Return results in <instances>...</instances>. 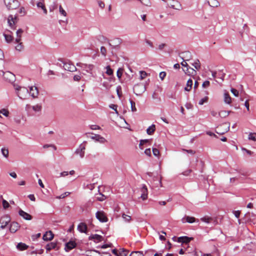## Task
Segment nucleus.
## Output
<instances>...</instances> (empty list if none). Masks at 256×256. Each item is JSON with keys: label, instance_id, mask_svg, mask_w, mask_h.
Wrapping results in <instances>:
<instances>
[{"label": "nucleus", "instance_id": "41", "mask_svg": "<svg viewBox=\"0 0 256 256\" xmlns=\"http://www.w3.org/2000/svg\"><path fill=\"white\" fill-rule=\"evenodd\" d=\"M122 218L126 222H130L131 220V216L125 214H122Z\"/></svg>", "mask_w": 256, "mask_h": 256}, {"label": "nucleus", "instance_id": "7", "mask_svg": "<svg viewBox=\"0 0 256 256\" xmlns=\"http://www.w3.org/2000/svg\"><path fill=\"white\" fill-rule=\"evenodd\" d=\"M146 90L145 86L142 84H138L134 86V92L136 94L138 95L144 92Z\"/></svg>", "mask_w": 256, "mask_h": 256}, {"label": "nucleus", "instance_id": "61", "mask_svg": "<svg viewBox=\"0 0 256 256\" xmlns=\"http://www.w3.org/2000/svg\"><path fill=\"white\" fill-rule=\"evenodd\" d=\"M228 114H229V112L226 111V110L222 111L219 113V115L220 116H222V115H224V116H228Z\"/></svg>", "mask_w": 256, "mask_h": 256}, {"label": "nucleus", "instance_id": "26", "mask_svg": "<svg viewBox=\"0 0 256 256\" xmlns=\"http://www.w3.org/2000/svg\"><path fill=\"white\" fill-rule=\"evenodd\" d=\"M28 248V246L24 243L20 242L16 246V248L20 250H24Z\"/></svg>", "mask_w": 256, "mask_h": 256}, {"label": "nucleus", "instance_id": "55", "mask_svg": "<svg viewBox=\"0 0 256 256\" xmlns=\"http://www.w3.org/2000/svg\"><path fill=\"white\" fill-rule=\"evenodd\" d=\"M230 91L235 96H238L239 92L236 89L232 88Z\"/></svg>", "mask_w": 256, "mask_h": 256}, {"label": "nucleus", "instance_id": "6", "mask_svg": "<svg viewBox=\"0 0 256 256\" xmlns=\"http://www.w3.org/2000/svg\"><path fill=\"white\" fill-rule=\"evenodd\" d=\"M10 222V218L8 215H4L0 218V228L4 229Z\"/></svg>", "mask_w": 256, "mask_h": 256}, {"label": "nucleus", "instance_id": "16", "mask_svg": "<svg viewBox=\"0 0 256 256\" xmlns=\"http://www.w3.org/2000/svg\"><path fill=\"white\" fill-rule=\"evenodd\" d=\"M18 214L21 217L26 220H30L32 219V216L30 214L24 212L22 210H19Z\"/></svg>", "mask_w": 256, "mask_h": 256}, {"label": "nucleus", "instance_id": "62", "mask_svg": "<svg viewBox=\"0 0 256 256\" xmlns=\"http://www.w3.org/2000/svg\"><path fill=\"white\" fill-rule=\"evenodd\" d=\"M144 154L148 156H151V150H150V148H146L145 150H144Z\"/></svg>", "mask_w": 256, "mask_h": 256}, {"label": "nucleus", "instance_id": "32", "mask_svg": "<svg viewBox=\"0 0 256 256\" xmlns=\"http://www.w3.org/2000/svg\"><path fill=\"white\" fill-rule=\"evenodd\" d=\"M156 130V126L154 124H152L146 130V133L148 135H151L153 134Z\"/></svg>", "mask_w": 256, "mask_h": 256}, {"label": "nucleus", "instance_id": "35", "mask_svg": "<svg viewBox=\"0 0 256 256\" xmlns=\"http://www.w3.org/2000/svg\"><path fill=\"white\" fill-rule=\"evenodd\" d=\"M0 200H2V204L4 208L6 209L10 206L9 203L6 200L2 199V196H0Z\"/></svg>", "mask_w": 256, "mask_h": 256}, {"label": "nucleus", "instance_id": "25", "mask_svg": "<svg viewBox=\"0 0 256 256\" xmlns=\"http://www.w3.org/2000/svg\"><path fill=\"white\" fill-rule=\"evenodd\" d=\"M208 2L211 7L216 8L220 6V2L217 0H208Z\"/></svg>", "mask_w": 256, "mask_h": 256}, {"label": "nucleus", "instance_id": "45", "mask_svg": "<svg viewBox=\"0 0 256 256\" xmlns=\"http://www.w3.org/2000/svg\"><path fill=\"white\" fill-rule=\"evenodd\" d=\"M106 198V197L105 196L102 194H99L98 196H96V199L98 201H103Z\"/></svg>", "mask_w": 256, "mask_h": 256}, {"label": "nucleus", "instance_id": "53", "mask_svg": "<svg viewBox=\"0 0 256 256\" xmlns=\"http://www.w3.org/2000/svg\"><path fill=\"white\" fill-rule=\"evenodd\" d=\"M90 128L92 130H100V127L96 124H92L90 126Z\"/></svg>", "mask_w": 256, "mask_h": 256}, {"label": "nucleus", "instance_id": "4", "mask_svg": "<svg viewBox=\"0 0 256 256\" xmlns=\"http://www.w3.org/2000/svg\"><path fill=\"white\" fill-rule=\"evenodd\" d=\"M4 78L10 82L14 84V82L15 80V76L10 72H4L2 71Z\"/></svg>", "mask_w": 256, "mask_h": 256}, {"label": "nucleus", "instance_id": "57", "mask_svg": "<svg viewBox=\"0 0 256 256\" xmlns=\"http://www.w3.org/2000/svg\"><path fill=\"white\" fill-rule=\"evenodd\" d=\"M122 74V69L119 68L116 72V76L118 78H120Z\"/></svg>", "mask_w": 256, "mask_h": 256}, {"label": "nucleus", "instance_id": "1", "mask_svg": "<svg viewBox=\"0 0 256 256\" xmlns=\"http://www.w3.org/2000/svg\"><path fill=\"white\" fill-rule=\"evenodd\" d=\"M13 87L19 98L25 100L28 96L29 91L26 87L20 86L16 84H13Z\"/></svg>", "mask_w": 256, "mask_h": 256}, {"label": "nucleus", "instance_id": "51", "mask_svg": "<svg viewBox=\"0 0 256 256\" xmlns=\"http://www.w3.org/2000/svg\"><path fill=\"white\" fill-rule=\"evenodd\" d=\"M208 100V97L205 96L202 98L198 102L200 105H202L204 102H206Z\"/></svg>", "mask_w": 256, "mask_h": 256}, {"label": "nucleus", "instance_id": "63", "mask_svg": "<svg viewBox=\"0 0 256 256\" xmlns=\"http://www.w3.org/2000/svg\"><path fill=\"white\" fill-rule=\"evenodd\" d=\"M210 84V82L208 80H206L204 81L202 84V86L203 88H206V87H208Z\"/></svg>", "mask_w": 256, "mask_h": 256}, {"label": "nucleus", "instance_id": "36", "mask_svg": "<svg viewBox=\"0 0 256 256\" xmlns=\"http://www.w3.org/2000/svg\"><path fill=\"white\" fill-rule=\"evenodd\" d=\"M1 152L2 153V154L3 156L6 158H8V150L7 148H2L1 149Z\"/></svg>", "mask_w": 256, "mask_h": 256}, {"label": "nucleus", "instance_id": "64", "mask_svg": "<svg viewBox=\"0 0 256 256\" xmlns=\"http://www.w3.org/2000/svg\"><path fill=\"white\" fill-rule=\"evenodd\" d=\"M233 214L236 218H238L240 214V210H234L233 212Z\"/></svg>", "mask_w": 256, "mask_h": 256}, {"label": "nucleus", "instance_id": "3", "mask_svg": "<svg viewBox=\"0 0 256 256\" xmlns=\"http://www.w3.org/2000/svg\"><path fill=\"white\" fill-rule=\"evenodd\" d=\"M4 2L9 10L16 9L20 6V3L17 0H4Z\"/></svg>", "mask_w": 256, "mask_h": 256}, {"label": "nucleus", "instance_id": "20", "mask_svg": "<svg viewBox=\"0 0 256 256\" xmlns=\"http://www.w3.org/2000/svg\"><path fill=\"white\" fill-rule=\"evenodd\" d=\"M198 220H196V219L194 217L190 216H186L182 219V222L183 223L188 222L190 224H192L196 222H198Z\"/></svg>", "mask_w": 256, "mask_h": 256}, {"label": "nucleus", "instance_id": "54", "mask_svg": "<svg viewBox=\"0 0 256 256\" xmlns=\"http://www.w3.org/2000/svg\"><path fill=\"white\" fill-rule=\"evenodd\" d=\"M18 43V44L16 46V49L17 50L20 51L23 48V46H22V42H19Z\"/></svg>", "mask_w": 256, "mask_h": 256}, {"label": "nucleus", "instance_id": "39", "mask_svg": "<svg viewBox=\"0 0 256 256\" xmlns=\"http://www.w3.org/2000/svg\"><path fill=\"white\" fill-rule=\"evenodd\" d=\"M248 138L250 140H252L254 142H256V133L253 132V133H250L248 134Z\"/></svg>", "mask_w": 256, "mask_h": 256}, {"label": "nucleus", "instance_id": "10", "mask_svg": "<svg viewBox=\"0 0 256 256\" xmlns=\"http://www.w3.org/2000/svg\"><path fill=\"white\" fill-rule=\"evenodd\" d=\"M16 22V16L10 15L8 18V22L9 26L13 29L15 28L14 26Z\"/></svg>", "mask_w": 256, "mask_h": 256}, {"label": "nucleus", "instance_id": "9", "mask_svg": "<svg viewBox=\"0 0 256 256\" xmlns=\"http://www.w3.org/2000/svg\"><path fill=\"white\" fill-rule=\"evenodd\" d=\"M28 96L30 95L34 98H36L38 95V90L37 87L35 86H32L30 88V90Z\"/></svg>", "mask_w": 256, "mask_h": 256}, {"label": "nucleus", "instance_id": "28", "mask_svg": "<svg viewBox=\"0 0 256 256\" xmlns=\"http://www.w3.org/2000/svg\"><path fill=\"white\" fill-rule=\"evenodd\" d=\"M82 68L85 70L87 72H90L94 68V66L92 64H83L82 66Z\"/></svg>", "mask_w": 256, "mask_h": 256}, {"label": "nucleus", "instance_id": "48", "mask_svg": "<svg viewBox=\"0 0 256 256\" xmlns=\"http://www.w3.org/2000/svg\"><path fill=\"white\" fill-rule=\"evenodd\" d=\"M109 107L111 109H112L114 110V111H115V113L116 114H117L118 115V111L117 110V108H118V106L116 104H111L109 106Z\"/></svg>", "mask_w": 256, "mask_h": 256}, {"label": "nucleus", "instance_id": "31", "mask_svg": "<svg viewBox=\"0 0 256 256\" xmlns=\"http://www.w3.org/2000/svg\"><path fill=\"white\" fill-rule=\"evenodd\" d=\"M3 35L6 42L10 43L12 41L13 37L11 34H6L4 32L3 34Z\"/></svg>", "mask_w": 256, "mask_h": 256}, {"label": "nucleus", "instance_id": "49", "mask_svg": "<svg viewBox=\"0 0 256 256\" xmlns=\"http://www.w3.org/2000/svg\"><path fill=\"white\" fill-rule=\"evenodd\" d=\"M130 103L131 105V110L132 112H134L136 111L135 102L130 100Z\"/></svg>", "mask_w": 256, "mask_h": 256}, {"label": "nucleus", "instance_id": "14", "mask_svg": "<svg viewBox=\"0 0 256 256\" xmlns=\"http://www.w3.org/2000/svg\"><path fill=\"white\" fill-rule=\"evenodd\" d=\"M54 234L50 230L46 232L42 236V239L44 241H50L53 239Z\"/></svg>", "mask_w": 256, "mask_h": 256}, {"label": "nucleus", "instance_id": "23", "mask_svg": "<svg viewBox=\"0 0 256 256\" xmlns=\"http://www.w3.org/2000/svg\"><path fill=\"white\" fill-rule=\"evenodd\" d=\"M64 70L70 72H74L76 70V68L74 65L70 64H64Z\"/></svg>", "mask_w": 256, "mask_h": 256}, {"label": "nucleus", "instance_id": "60", "mask_svg": "<svg viewBox=\"0 0 256 256\" xmlns=\"http://www.w3.org/2000/svg\"><path fill=\"white\" fill-rule=\"evenodd\" d=\"M166 72H162L160 73V74H159V76H160V78L162 80H163L164 79V78L166 77Z\"/></svg>", "mask_w": 256, "mask_h": 256}, {"label": "nucleus", "instance_id": "33", "mask_svg": "<svg viewBox=\"0 0 256 256\" xmlns=\"http://www.w3.org/2000/svg\"><path fill=\"white\" fill-rule=\"evenodd\" d=\"M86 255V256H100V252L96 250H91Z\"/></svg>", "mask_w": 256, "mask_h": 256}, {"label": "nucleus", "instance_id": "34", "mask_svg": "<svg viewBox=\"0 0 256 256\" xmlns=\"http://www.w3.org/2000/svg\"><path fill=\"white\" fill-rule=\"evenodd\" d=\"M192 66L196 70H199L200 68V63L198 60H194V62L192 64Z\"/></svg>", "mask_w": 256, "mask_h": 256}, {"label": "nucleus", "instance_id": "44", "mask_svg": "<svg viewBox=\"0 0 256 256\" xmlns=\"http://www.w3.org/2000/svg\"><path fill=\"white\" fill-rule=\"evenodd\" d=\"M150 140H148V139H144V140H140V144H139V147H140V148L141 149V150H142L143 149V148L142 147V146L149 142Z\"/></svg>", "mask_w": 256, "mask_h": 256}, {"label": "nucleus", "instance_id": "2", "mask_svg": "<svg viewBox=\"0 0 256 256\" xmlns=\"http://www.w3.org/2000/svg\"><path fill=\"white\" fill-rule=\"evenodd\" d=\"M86 144V141L84 142L82 144H80L78 147L75 150V154L78 155L81 158H82L84 156Z\"/></svg>", "mask_w": 256, "mask_h": 256}, {"label": "nucleus", "instance_id": "5", "mask_svg": "<svg viewBox=\"0 0 256 256\" xmlns=\"http://www.w3.org/2000/svg\"><path fill=\"white\" fill-rule=\"evenodd\" d=\"M96 216L102 222H106L108 220V218L103 211H98L96 214Z\"/></svg>", "mask_w": 256, "mask_h": 256}, {"label": "nucleus", "instance_id": "18", "mask_svg": "<svg viewBox=\"0 0 256 256\" xmlns=\"http://www.w3.org/2000/svg\"><path fill=\"white\" fill-rule=\"evenodd\" d=\"M78 230L81 233H87L88 227L86 224L84 222L80 223L77 228Z\"/></svg>", "mask_w": 256, "mask_h": 256}, {"label": "nucleus", "instance_id": "13", "mask_svg": "<svg viewBox=\"0 0 256 256\" xmlns=\"http://www.w3.org/2000/svg\"><path fill=\"white\" fill-rule=\"evenodd\" d=\"M89 240H93L94 242L96 243H98L99 242H102L103 240V238L102 236L94 234H92L88 237Z\"/></svg>", "mask_w": 256, "mask_h": 256}, {"label": "nucleus", "instance_id": "46", "mask_svg": "<svg viewBox=\"0 0 256 256\" xmlns=\"http://www.w3.org/2000/svg\"><path fill=\"white\" fill-rule=\"evenodd\" d=\"M0 114H2L5 116L7 117L9 116V112L8 110L3 108L2 110H0Z\"/></svg>", "mask_w": 256, "mask_h": 256}, {"label": "nucleus", "instance_id": "22", "mask_svg": "<svg viewBox=\"0 0 256 256\" xmlns=\"http://www.w3.org/2000/svg\"><path fill=\"white\" fill-rule=\"evenodd\" d=\"M192 238H188L187 236H181L178 238V242L181 243H188L192 240Z\"/></svg>", "mask_w": 256, "mask_h": 256}, {"label": "nucleus", "instance_id": "37", "mask_svg": "<svg viewBox=\"0 0 256 256\" xmlns=\"http://www.w3.org/2000/svg\"><path fill=\"white\" fill-rule=\"evenodd\" d=\"M129 256H144V254L142 252L134 251L132 252Z\"/></svg>", "mask_w": 256, "mask_h": 256}, {"label": "nucleus", "instance_id": "50", "mask_svg": "<svg viewBox=\"0 0 256 256\" xmlns=\"http://www.w3.org/2000/svg\"><path fill=\"white\" fill-rule=\"evenodd\" d=\"M70 194V192H64V194H62L60 196H56V198L61 199L64 198L65 197L68 196Z\"/></svg>", "mask_w": 256, "mask_h": 256}, {"label": "nucleus", "instance_id": "21", "mask_svg": "<svg viewBox=\"0 0 256 256\" xmlns=\"http://www.w3.org/2000/svg\"><path fill=\"white\" fill-rule=\"evenodd\" d=\"M142 194L140 197L144 200L148 198V188L145 184H142L140 189Z\"/></svg>", "mask_w": 256, "mask_h": 256}, {"label": "nucleus", "instance_id": "8", "mask_svg": "<svg viewBox=\"0 0 256 256\" xmlns=\"http://www.w3.org/2000/svg\"><path fill=\"white\" fill-rule=\"evenodd\" d=\"M182 59L183 60V61L181 62V65L184 66V68H186V69H184V70L186 74H188L190 75V72L189 71V70H190L192 71V74H193L194 73V74H196V71L192 68H190L188 66V64L186 63V60H184V58H182Z\"/></svg>", "mask_w": 256, "mask_h": 256}, {"label": "nucleus", "instance_id": "12", "mask_svg": "<svg viewBox=\"0 0 256 256\" xmlns=\"http://www.w3.org/2000/svg\"><path fill=\"white\" fill-rule=\"evenodd\" d=\"M45 248H46V252H48L49 251H50L52 250H58V248L57 247V242H50L46 246Z\"/></svg>", "mask_w": 256, "mask_h": 256}, {"label": "nucleus", "instance_id": "42", "mask_svg": "<svg viewBox=\"0 0 256 256\" xmlns=\"http://www.w3.org/2000/svg\"><path fill=\"white\" fill-rule=\"evenodd\" d=\"M140 80H142L144 79L148 76L147 73L146 72L142 71V70H141L140 72Z\"/></svg>", "mask_w": 256, "mask_h": 256}, {"label": "nucleus", "instance_id": "17", "mask_svg": "<svg viewBox=\"0 0 256 256\" xmlns=\"http://www.w3.org/2000/svg\"><path fill=\"white\" fill-rule=\"evenodd\" d=\"M169 6L172 8L177 10H180L182 8V5L180 2L174 0H172V3L170 4Z\"/></svg>", "mask_w": 256, "mask_h": 256}, {"label": "nucleus", "instance_id": "15", "mask_svg": "<svg viewBox=\"0 0 256 256\" xmlns=\"http://www.w3.org/2000/svg\"><path fill=\"white\" fill-rule=\"evenodd\" d=\"M76 246V244L74 241H70L65 244L64 250L66 252H68L74 248Z\"/></svg>", "mask_w": 256, "mask_h": 256}, {"label": "nucleus", "instance_id": "52", "mask_svg": "<svg viewBox=\"0 0 256 256\" xmlns=\"http://www.w3.org/2000/svg\"><path fill=\"white\" fill-rule=\"evenodd\" d=\"M59 11H60V14L64 16H66L67 14H66V12L64 10V8H62V6H60V5L59 6Z\"/></svg>", "mask_w": 256, "mask_h": 256}, {"label": "nucleus", "instance_id": "27", "mask_svg": "<svg viewBox=\"0 0 256 256\" xmlns=\"http://www.w3.org/2000/svg\"><path fill=\"white\" fill-rule=\"evenodd\" d=\"M192 80L191 78L188 79L187 81L186 86L184 88V90L188 92L190 91L192 88Z\"/></svg>", "mask_w": 256, "mask_h": 256}, {"label": "nucleus", "instance_id": "56", "mask_svg": "<svg viewBox=\"0 0 256 256\" xmlns=\"http://www.w3.org/2000/svg\"><path fill=\"white\" fill-rule=\"evenodd\" d=\"M100 52L104 56H106V50L105 47L101 46L100 48Z\"/></svg>", "mask_w": 256, "mask_h": 256}, {"label": "nucleus", "instance_id": "47", "mask_svg": "<svg viewBox=\"0 0 256 256\" xmlns=\"http://www.w3.org/2000/svg\"><path fill=\"white\" fill-rule=\"evenodd\" d=\"M106 74L108 76H111L113 74V71L112 69L110 68V66H106Z\"/></svg>", "mask_w": 256, "mask_h": 256}, {"label": "nucleus", "instance_id": "19", "mask_svg": "<svg viewBox=\"0 0 256 256\" xmlns=\"http://www.w3.org/2000/svg\"><path fill=\"white\" fill-rule=\"evenodd\" d=\"M20 228V224L16 222H12L10 224V231L12 233L16 232Z\"/></svg>", "mask_w": 256, "mask_h": 256}, {"label": "nucleus", "instance_id": "43", "mask_svg": "<svg viewBox=\"0 0 256 256\" xmlns=\"http://www.w3.org/2000/svg\"><path fill=\"white\" fill-rule=\"evenodd\" d=\"M32 108L34 112H38L41 110L42 106L39 104H36V105L32 106Z\"/></svg>", "mask_w": 256, "mask_h": 256}, {"label": "nucleus", "instance_id": "11", "mask_svg": "<svg viewBox=\"0 0 256 256\" xmlns=\"http://www.w3.org/2000/svg\"><path fill=\"white\" fill-rule=\"evenodd\" d=\"M90 138L95 142L100 144H104L106 142V139L100 134H94V136H92Z\"/></svg>", "mask_w": 256, "mask_h": 256}, {"label": "nucleus", "instance_id": "58", "mask_svg": "<svg viewBox=\"0 0 256 256\" xmlns=\"http://www.w3.org/2000/svg\"><path fill=\"white\" fill-rule=\"evenodd\" d=\"M152 152L154 156H158L160 154V152L156 148H152Z\"/></svg>", "mask_w": 256, "mask_h": 256}, {"label": "nucleus", "instance_id": "40", "mask_svg": "<svg viewBox=\"0 0 256 256\" xmlns=\"http://www.w3.org/2000/svg\"><path fill=\"white\" fill-rule=\"evenodd\" d=\"M128 251L124 248H120V256H127Z\"/></svg>", "mask_w": 256, "mask_h": 256}, {"label": "nucleus", "instance_id": "24", "mask_svg": "<svg viewBox=\"0 0 256 256\" xmlns=\"http://www.w3.org/2000/svg\"><path fill=\"white\" fill-rule=\"evenodd\" d=\"M224 102L228 104H230L232 102V99L230 94L228 92H224Z\"/></svg>", "mask_w": 256, "mask_h": 256}, {"label": "nucleus", "instance_id": "59", "mask_svg": "<svg viewBox=\"0 0 256 256\" xmlns=\"http://www.w3.org/2000/svg\"><path fill=\"white\" fill-rule=\"evenodd\" d=\"M200 220L207 224L210 222V218L208 217H203L200 218Z\"/></svg>", "mask_w": 256, "mask_h": 256}, {"label": "nucleus", "instance_id": "30", "mask_svg": "<svg viewBox=\"0 0 256 256\" xmlns=\"http://www.w3.org/2000/svg\"><path fill=\"white\" fill-rule=\"evenodd\" d=\"M36 6L38 8H41L43 11H44V12L45 14H47V10L44 6V1H40V2H38L37 4H36Z\"/></svg>", "mask_w": 256, "mask_h": 256}, {"label": "nucleus", "instance_id": "29", "mask_svg": "<svg viewBox=\"0 0 256 256\" xmlns=\"http://www.w3.org/2000/svg\"><path fill=\"white\" fill-rule=\"evenodd\" d=\"M23 32V30L22 29H18L16 31V42H19L21 40L22 34Z\"/></svg>", "mask_w": 256, "mask_h": 256}, {"label": "nucleus", "instance_id": "38", "mask_svg": "<svg viewBox=\"0 0 256 256\" xmlns=\"http://www.w3.org/2000/svg\"><path fill=\"white\" fill-rule=\"evenodd\" d=\"M142 4L150 6L151 5V2L150 0H138Z\"/></svg>", "mask_w": 256, "mask_h": 256}]
</instances>
